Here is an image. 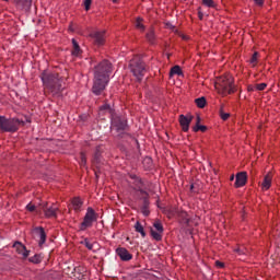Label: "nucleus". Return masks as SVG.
<instances>
[{
    "instance_id": "nucleus-1",
    "label": "nucleus",
    "mask_w": 280,
    "mask_h": 280,
    "mask_svg": "<svg viewBox=\"0 0 280 280\" xmlns=\"http://www.w3.org/2000/svg\"><path fill=\"white\" fill-rule=\"evenodd\" d=\"M110 73H113V63L108 60H103L95 67L92 86L94 95H102V92L106 90L110 82Z\"/></svg>"
},
{
    "instance_id": "nucleus-2",
    "label": "nucleus",
    "mask_w": 280,
    "mask_h": 280,
    "mask_svg": "<svg viewBox=\"0 0 280 280\" xmlns=\"http://www.w3.org/2000/svg\"><path fill=\"white\" fill-rule=\"evenodd\" d=\"M39 78L44 84V89L49 91L51 95L57 96L60 95L62 91H65V86H62V78L60 74L49 70H44Z\"/></svg>"
},
{
    "instance_id": "nucleus-3",
    "label": "nucleus",
    "mask_w": 280,
    "mask_h": 280,
    "mask_svg": "<svg viewBox=\"0 0 280 280\" xmlns=\"http://www.w3.org/2000/svg\"><path fill=\"white\" fill-rule=\"evenodd\" d=\"M234 79L231 74L218 77L214 82V89L220 95H231L235 93Z\"/></svg>"
},
{
    "instance_id": "nucleus-4",
    "label": "nucleus",
    "mask_w": 280,
    "mask_h": 280,
    "mask_svg": "<svg viewBox=\"0 0 280 280\" xmlns=\"http://www.w3.org/2000/svg\"><path fill=\"white\" fill-rule=\"evenodd\" d=\"M129 69L138 82H141V80H143L145 77V73H148L145 62H143V60H141L139 57H135L130 60Z\"/></svg>"
},
{
    "instance_id": "nucleus-5",
    "label": "nucleus",
    "mask_w": 280,
    "mask_h": 280,
    "mask_svg": "<svg viewBox=\"0 0 280 280\" xmlns=\"http://www.w3.org/2000/svg\"><path fill=\"white\" fill-rule=\"evenodd\" d=\"M21 124L25 122L19 118L8 119L4 116H0V130H2L3 132H16Z\"/></svg>"
},
{
    "instance_id": "nucleus-6",
    "label": "nucleus",
    "mask_w": 280,
    "mask_h": 280,
    "mask_svg": "<svg viewBox=\"0 0 280 280\" xmlns=\"http://www.w3.org/2000/svg\"><path fill=\"white\" fill-rule=\"evenodd\" d=\"M97 222V214L93 208L89 207L83 218V222L80 224V231H86L93 226V223Z\"/></svg>"
},
{
    "instance_id": "nucleus-7",
    "label": "nucleus",
    "mask_w": 280,
    "mask_h": 280,
    "mask_svg": "<svg viewBox=\"0 0 280 280\" xmlns=\"http://www.w3.org/2000/svg\"><path fill=\"white\" fill-rule=\"evenodd\" d=\"M90 36L98 47L106 43V31H95L94 33H91Z\"/></svg>"
},
{
    "instance_id": "nucleus-8",
    "label": "nucleus",
    "mask_w": 280,
    "mask_h": 280,
    "mask_svg": "<svg viewBox=\"0 0 280 280\" xmlns=\"http://www.w3.org/2000/svg\"><path fill=\"white\" fill-rule=\"evenodd\" d=\"M13 248L15 249V253H18V255L22 256V259H27L30 257V250H27V247H25L23 243L15 242L13 244Z\"/></svg>"
},
{
    "instance_id": "nucleus-9",
    "label": "nucleus",
    "mask_w": 280,
    "mask_h": 280,
    "mask_svg": "<svg viewBox=\"0 0 280 280\" xmlns=\"http://www.w3.org/2000/svg\"><path fill=\"white\" fill-rule=\"evenodd\" d=\"M116 255L120 257L121 261H130V259H132V254L128 253L126 247H118L116 249Z\"/></svg>"
},
{
    "instance_id": "nucleus-10",
    "label": "nucleus",
    "mask_w": 280,
    "mask_h": 280,
    "mask_svg": "<svg viewBox=\"0 0 280 280\" xmlns=\"http://www.w3.org/2000/svg\"><path fill=\"white\" fill-rule=\"evenodd\" d=\"M191 119H194V116H179V124L184 132L189 130V124H191Z\"/></svg>"
},
{
    "instance_id": "nucleus-11",
    "label": "nucleus",
    "mask_w": 280,
    "mask_h": 280,
    "mask_svg": "<svg viewBox=\"0 0 280 280\" xmlns=\"http://www.w3.org/2000/svg\"><path fill=\"white\" fill-rule=\"evenodd\" d=\"M42 209L46 215V218H56V213L58 211V208L55 206H51L47 208V202L42 203Z\"/></svg>"
},
{
    "instance_id": "nucleus-12",
    "label": "nucleus",
    "mask_w": 280,
    "mask_h": 280,
    "mask_svg": "<svg viewBox=\"0 0 280 280\" xmlns=\"http://www.w3.org/2000/svg\"><path fill=\"white\" fill-rule=\"evenodd\" d=\"M112 126L116 128V130H126V126H128V124L126 120H121V118L116 117L112 119Z\"/></svg>"
},
{
    "instance_id": "nucleus-13",
    "label": "nucleus",
    "mask_w": 280,
    "mask_h": 280,
    "mask_svg": "<svg viewBox=\"0 0 280 280\" xmlns=\"http://www.w3.org/2000/svg\"><path fill=\"white\" fill-rule=\"evenodd\" d=\"M248 176L246 175V172H241L236 174V182H235V187H244L246 185Z\"/></svg>"
},
{
    "instance_id": "nucleus-14",
    "label": "nucleus",
    "mask_w": 280,
    "mask_h": 280,
    "mask_svg": "<svg viewBox=\"0 0 280 280\" xmlns=\"http://www.w3.org/2000/svg\"><path fill=\"white\" fill-rule=\"evenodd\" d=\"M270 187H272V173H268L267 175H265L261 183V189H264V191H268Z\"/></svg>"
},
{
    "instance_id": "nucleus-15",
    "label": "nucleus",
    "mask_w": 280,
    "mask_h": 280,
    "mask_svg": "<svg viewBox=\"0 0 280 280\" xmlns=\"http://www.w3.org/2000/svg\"><path fill=\"white\" fill-rule=\"evenodd\" d=\"M35 231L39 235V246H43V244H45V242H47V234L45 233V229L36 228Z\"/></svg>"
},
{
    "instance_id": "nucleus-16",
    "label": "nucleus",
    "mask_w": 280,
    "mask_h": 280,
    "mask_svg": "<svg viewBox=\"0 0 280 280\" xmlns=\"http://www.w3.org/2000/svg\"><path fill=\"white\" fill-rule=\"evenodd\" d=\"M178 218H179L180 224H186V226H189L190 219L187 212L185 211L179 212Z\"/></svg>"
},
{
    "instance_id": "nucleus-17",
    "label": "nucleus",
    "mask_w": 280,
    "mask_h": 280,
    "mask_svg": "<svg viewBox=\"0 0 280 280\" xmlns=\"http://www.w3.org/2000/svg\"><path fill=\"white\" fill-rule=\"evenodd\" d=\"M72 56H80L82 54V49H80V44H78V40L75 38H72Z\"/></svg>"
},
{
    "instance_id": "nucleus-18",
    "label": "nucleus",
    "mask_w": 280,
    "mask_h": 280,
    "mask_svg": "<svg viewBox=\"0 0 280 280\" xmlns=\"http://www.w3.org/2000/svg\"><path fill=\"white\" fill-rule=\"evenodd\" d=\"M113 115V108L108 104H104L100 107V115Z\"/></svg>"
},
{
    "instance_id": "nucleus-19",
    "label": "nucleus",
    "mask_w": 280,
    "mask_h": 280,
    "mask_svg": "<svg viewBox=\"0 0 280 280\" xmlns=\"http://www.w3.org/2000/svg\"><path fill=\"white\" fill-rule=\"evenodd\" d=\"M145 36L147 40H149L151 45H154V40L156 39V35L154 34V27H150Z\"/></svg>"
},
{
    "instance_id": "nucleus-20",
    "label": "nucleus",
    "mask_w": 280,
    "mask_h": 280,
    "mask_svg": "<svg viewBox=\"0 0 280 280\" xmlns=\"http://www.w3.org/2000/svg\"><path fill=\"white\" fill-rule=\"evenodd\" d=\"M72 207H73L74 211H80V209H82V199H80V197L73 198Z\"/></svg>"
},
{
    "instance_id": "nucleus-21",
    "label": "nucleus",
    "mask_w": 280,
    "mask_h": 280,
    "mask_svg": "<svg viewBox=\"0 0 280 280\" xmlns=\"http://www.w3.org/2000/svg\"><path fill=\"white\" fill-rule=\"evenodd\" d=\"M135 27L139 30V32H145V25H143V19L137 18Z\"/></svg>"
},
{
    "instance_id": "nucleus-22",
    "label": "nucleus",
    "mask_w": 280,
    "mask_h": 280,
    "mask_svg": "<svg viewBox=\"0 0 280 280\" xmlns=\"http://www.w3.org/2000/svg\"><path fill=\"white\" fill-rule=\"evenodd\" d=\"M136 233H140L141 237H145V230L141 222L137 221L135 224Z\"/></svg>"
},
{
    "instance_id": "nucleus-23",
    "label": "nucleus",
    "mask_w": 280,
    "mask_h": 280,
    "mask_svg": "<svg viewBox=\"0 0 280 280\" xmlns=\"http://www.w3.org/2000/svg\"><path fill=\"white\" fill-rule=\"evenodd\" d=\"M173 75H183V70L180 69V66H174L170 71V77Z\"/></svg>"
},
{
    "instance_id": "nucleus-24",
    "label": "nucleus",
    "mask_w": 280,
    "mask_h": 280,
    "mask_svg": "<svg viewBox=\"0 0 280 280\" xmlns=\"http://www.w3.org/2000/svg\"><path fill=\"white\" fill-rule=\"evenodd\" d=\"M195 104L198 108H205V106H207V98H205V96L196 98Z\"/></svg>"
},
{
    "instance_id": "nucleus-25",
    "label": "nucleus",
    "mask_w": 280,
    "mask_h": 280,
    "mask_svg": "<svg viewBox=\"0 0 280 280\" xmlns=\"http://www.w3.org/2000/svg\"><path fill=\"white\" fill-rule=\"evenodd\" d=\"M163 232H156L154 230H151V236L153 237V240H155V242H161L163 240Z\"/></svg>"
},
{
    "instance_id": "nucleus-26",
    "label": "nucleus",
    "mask_w": 280,
    "mask_h": 280,
    "mask_svg": "<svg viewBox=\"0 0 280 280\" xmlns=\"http://www.w3.org/2000/svg\"><path fill=\"white\" fill-rule=\"evenodd\" d=\"M28 261H31V264H40V261H43V258L40 257V255L35 254L33 257L28 258Z\"/></svg>"
},
{
    "instance_id": "nucleus-27",
    "label": "nucleus",
    "mask_w": 280,
    "mask_h": 280,
    "mask_svg": "<svg viewBox=\"0 0 280 280\" xmlns=\"http://www.w3.org/2000/svg\"><path fill=\"white\" fill-rule=\"evenodd\" d=\"M194 132H207V126L205 125H196L194 128H192Z\"/></svg>"
},
{
    "instance_id": "nucleus-28",
    "label": "nucleus",
    "mask_w": 280,
    "mask_h": 280,
    "mask_svg": "<svg viewBox=\"0 0 280 280\" xmlns=\"http://www.w3.org/2000/svg\"><path fill=\"white\" fill-rule=\"evenodd\" d=\"M202 4L206 5V8H215V1L213 0H202Z\"/></svg>"
},
{
    "instance_id": "nucleus-29",
    "label": "nucleus",
    "mask_w": 280,
    "mask_h": 280,
    "mask_svg": "<svg viewBox=\"0 0 280 280\" xmlns=\"http://www.w3.org/2000/svg\"><path fill=\"white\" fill-rule=\"evenodd\" d=\"M80 159H81L80 161L81 167H86V154H84V152L80 153Z\"/></svg>"
},
{
    "instance_id": "nucleus-30",
    "label": "nucleus",
    "mask_w": 280,
    "mask_h": 280,
    "mask_svg": "<svg viewBox=\"0 0 280 280\" xmlns=\"http://www.w3.org/2000/svg\"><path fill=\"white\" fill-rule=\"evenodd\" d=\"M143 215L148 217L150 215V210L148 209V199H144V206L141 209Z\"/></svg>"
},
{
    "instance_id": "nucleus-31",
    "label": "nucleus",
    "mask_w": 280,
    "mask_h": 280,
    "mask_svg": "<svg viewBox=\"0 0 280 280\" xmlns=\"http://www.w3.org/2000/svg\"><path fill=\"white\" fill-rule=\"evenodd\" d=\"M153 226H154L155 231H158L159 233H163V224L161 223V221L154 222Z\"/></svg>"
},
{
    "instance_id": "nucleus-32",
    "label": "nucleus",
    "mask_w": 280,
    "mask_h": 280,
    "mask_svg": "<svg viewBox=\"0 0 280 280\" xmlns=\"http://www.w3.org/2000/svg\"><path fill=\"white\" fill-rule=\"evenodd\" d=\"M220 117L223 121H226L231 117V114L222 112V108L220 109Z\"/></svg>"
},
{
    "instance_id": "nucleus-33",
    "label": "nucleus",
    "mask_w": 280,
    "mask_h": 280,
    "mask_svg": "<svg viewBox=\"0 0 280 280\" xmlns=\"http://www.w3.org/2000/svg\"><path fill=\"white\" fill-rule=\"evenodd\" d=\"M84 246L89 249V250H93V243H91V241H89V238H85L83 241Z\"/></svg>"
},
{
    "instance_id": "nucleus-34",
    "label": "nucleus",
    "mask_w": 280,
    "mask_h": 280,
    "mask_svg": "<svg viewBox=\"0 0 280 280\" xmlns=\"http://www.w3.org/2000/svg\"><path fill=\"white\" fill-rule=\"evenodd\" d=\"M266 86H268V84L258 83V84H256V91H266Z\"/></svg>"
},
{
    "instance_id": "nucleus-35",
    "label": "nucleus",
    "mask_w": 280,
    "mask_h": 280,
    "mask_svg": "<svg viewBox=\"0 0 280 280\" xmlns=\"http://www.w3.org/2000/svg\"><path fill=\"white\" fill-rule=\"evenodd\" d=\"M91 3H93V0H84V8L86 12L91 10Z\"/></svg>"
},
{
    "instance_id": "nucleus-36",
    "label": "nucleus",
    "mask_w": 280,
    "mask_h": 280,
    "mask_svg": "<svg viewBox=\"0 0 280 280\" xmlns=\"http://www.w3.org/2000/svg\"><path fill=\"white\" fill-rule=\"evenodd\" d=\"M257 58H259V54L258 52H254L252 58H250V63L255 65L257 62Z\"/></svg>"
},
{
    "instance_id": "nucleus-37",
    "label": "nucleus",
    "mask_w": 280,
    "mask_h": 280,
    "mask_svg": "<svg viewBox=\"0 0 280 280\" xmlns=\"http://www.w3.org/2000/svg\"><path fill=\"white\" fill-rule=\"evenodd\" d=\"M27 211L31 213L36 211V206H34L32 202L26 206Z\"/></svg>"
},
{
    "instance_id": "nucleus-38",
    "label": "nucleus",
    "mask_w": 280,
    "mask_h": 280,
    "mask_svg": "<svg viewBox=\"0 0 280 280\" xmlns=\"http://www.w3.org/2000/svg\"><path fill=\"white\" fill-rule=\"evenodd\" d=\"M145 163H147V165H149L148 167H151L152 166V159L151 158H145L143 160V165H145Z\"/></svg>"
},
{
    "instance_id": "nucleus-39",
    "label": "nucleus",
    "mask_w": 280,
    "mask_h": 280,
    "mask_svg": "<svg viewBox=\"0 0 280 280\" xmlns=\"http://www.w3.org/2000/svg\"><path fill=\"white\" fill-rule=\"evenodd\" d=\"M247 91H248L249 93H253V92L257 91V85H248V86H247Z\"/></svg>"
},
{
    "instance_id": "nucleus-40",
    "label": "nucleus",
    "mask_w": 280,
    "mask_h": 280,
    "mask_svg": "<svg viewBox=\"0 0 280 280\" xmlns=\"http://www.w3.org/2000/svg\"><path fill=\"white\" fill-rule=\"evenodd\" d=\"M256 5H264V0H254Z\"/></svg>"
},
{
    "instance_id": "nucleus-41",
    "label": "nucleus",
    "mask_w": 280,
    "mask_h": 280,
    "mask_svg": "<svg viewBox=\"0 0 280 280\" xmlns=\"http://www.w3.org/2000/svg\"><path fill=\"white\" fill-rule=\"evenodd\" d=\"M215 264L219 268H224V262L217 261Z\"/></svg>"
},
{
    "instance_id": "nucleus-42",
    "label": "nucleus",
    "mask_w": 280,
    "mask_h": 280,
    "mask_svg": "<svg viewBox=\"0 0 280 280\" xmlns=\"http://www.w3.org/2000/svg\"><path fill=\"white\" fill-rule=\"evenodd\" d=\"M95 159H100V147L96 149Z\"/></svg>"
},
{
    "instance_id": "nucleus-43",
    "label": "nucleus",
    "mask_w": 280,
    "mask_h": 280,
    "mask_svg": "<svg viewBox=\"0 0 280 280\" xmlns=\"http://www.w3.org/2000/svg\"><path fill=\"white\" fill-rule=\"evenodd\" d=\"M196 126H200V116H197L196 118Z\"/></svg>"
},
{
    "instance_id": "nucleus-44",
    "label": "nucleus",
    "mask_w": 280,
    "mask_h": 280,
    "mask_svg": "<svg viewBox=\"0 0 280 280\" xmlns=\"http://www.w3.org/2000/svg\"><path fill=\"white\" fill-rule=\"evenodd\" d=\"M139 191H140V194H141L142 196H148V191H145V190H143V189H140Z\"/></svg>"
},
{
    "instance_id": "nucleus-45",
    "label": "nucleus",
    "mask_w": 280,
    "mask_h": 280,
    "mask_svg": "<svg viewBox=\"0 0 280 280\" xmlns=\"http://www.w3.org/2000/svg\"><path fill=\"white\" fill-rule=\"evenodd\" d=\"M166 27H168V30H174V25H172L171 23H166Z\"/></svg>"
},
{
    "instance_id": "nucleus-46",
    "label": "nucleus",
    "mask_w": 280,
    "mask_h": 280,
    "mask_svg": "<svg viewBox=\"0 0 280 280\" xmlns=\"http://www.w3.org/2000/svg\"><path fill=\"white\" fill-rule=\"evenodd\" d=\"M230 180H235V175H231Z\"/></svg>"
},
{
    "instance_id": "nucleus-47",
    "label": "nucleus",
    "mask_w": 280,
    "mask_h": 280,
    "mask_svg": "<svg viewBox=\"0 0 280 280\" xmlns=\"http://www.w3.org/2000/svg\"><path fill=\"white\" fill-rule=\"evenodd\" d=\"M183 40H187V36L183 35L182 36Z\"/></svg>"
},
{
    "instance_id": "nucleus-48",
    "label": "nucleus",
    "mask_w": 280,
    "mask_h": 280,
    "mask_svg": "<svg viewBox=\"0 0 280 280\" xmlns=\"http://www.w3.org/2000/svg\"><path fill=\"white\" fill-rule=\"evenodd\" d=\"M25 3H32V0H24Z\"/></svg>"
},
{
    "instance_id": "nucleus-49",
    "label": "nucleus",
    "mask_w": 280,
    "mask_h": 280,
    "mask_svg": "<svg viewBox=\"0 0 280 280\" xmlns=\"http://www.w3.org/2000/svg\"><path fill=\"white\" fill-rule=\"evenodd\" d=\"M190 191H194V185H190Z\"/></svg>"
},
{
    "instance_id": "nucleus-50",
    "label": "nucleus",
    "mask_w": 280,
    "mask_h": 280,
    "mask_svg": "<svg viewBox=\"0 0 280 280\" xmlns=\"http://www.w3.org/2000/svg\"><path fill=\"white\" fill-rule=\"evenodd\" d=\"M235 253H242V250L241 249H235Z\"/></svg>"
},
{
    "instance_id": "nucleus-51",
    "label": "nucleus",
    "mask_w": 280,
    "mask_h": 280,
    "mask_svg": "<svg viewBox=\"0 0 280 280\" xmlns=\"http://www.w3.org/2000/svg\"><path fill=\"white\" fill-rule=\"evenodd\" d=\"M113 1H114V3H116L117 0H113Z\"/></svg>"
},
{
    "instance_id": "nucleus-52",
    "label": "nucleus",
    "mask_w": 280,
    "mask_h": 280,
    "mask_svg": "<svg viewBox=\"0 0 280 280\" xmlns=\"http://www.w3.org/2000/svg\"><path fill=\"white\" fill-rule=\"evenodd\" d=\"M3 1H9V0H3Z\"/></svg>"
}]
</instances>
